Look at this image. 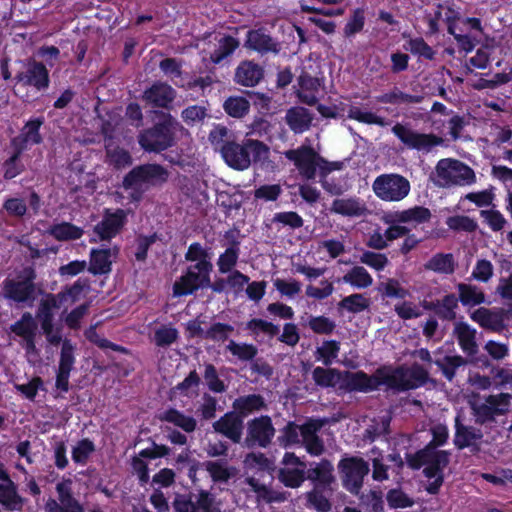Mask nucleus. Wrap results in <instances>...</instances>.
Returning a JSON list of instances; mask_svg holds the SVG:
<instances>
[{
    "label": "nucleus",
    "instance_id": "63",
    "mask_svg": "<svg viewBox=\"0 0 512 512\" xmlns=\"http://www.w3.org/2000/svg\"><path fill=\"white\" fill-rule=\"evenodd\" d=\"M60 307L61 304L56 299V296H54L52 293H49L41 299L36 312V318L38 320L54 319L53 310L59 309Z\"/></svg>",
    "mask_w": 512,
    "mask_h": 512
},
{
    "label": "nucleus",
    "instance_id": "29",
    "mask_svg": "<svg viewBox=\"0 0 512 512\" xmlns=\"http://www.w3.org/2000/svg\"><path fill=\"white\" fill-rule=\"evenodd\" d=\"M232 408L244 420L250 414L267 410L268 405L261 394H248L236 398Z\"/></svg>",
    "mask_w": 512,
    "mask_h": 512
},
{
    "label": "nucleus",
    "instance_id": "24",
    "mask_svg": "<svg viewBox=\"0 0 512 512\" xmlns=\"http://www.w3.org/2000/svg\"><path fill=\"white\" fill-rule=\"evenodd\" d=\"M212 427L216 433L223 435L233 443L241 442L244 422L234 410L226 412L212 424Z\"/></svg>",
    "mask_w": 512,
    "mask_h": 512
},
{
    "label": "nucleus",
    "instance_id": "55",
    "mask_svg": "<svg viewBox=\"0 0 512 512\" xmlns=\"http://www.w3.org/2000/svg\"><path fill=\"white\" fill-rule=\"evenodd\" d=\"M226 349L240 361H252L258 354V349L250 343H237L231 340Z\"/></svg>",
    "mask_w": 512,
    "mask_h": 512
},
{
    "label": "nucleus",
    "instance_id": "13",
    "mask_svg": "<svg viewBox=\"0 0 512 512\" xmlns=\"http://www.w3.org/2000/svg\"><path fill=\"white\" fill-rule=\"evenodd\" d=\"M25 277L21 280L6 278L2 283V293L5 299L15 303H28L35 299L36 273L33 268L24 270Z\"/></svg>",
    "mask_w": 512,
    "mask_h": 512
},
{
    "label": "nucleus",
    "instance_id": "5",
    "mask_svg": "<svg viewBox=\"0 0 512 512\" xmlns=\"http://www.w3.org/2000/svg\"><path fill=\"white\" fill-rule=\"evenodd\" d=\"M434 184L440 188L468 186L476 182L474 170L460 160L444 158L435 166Z\"/></svg>",
    "mask_w": 512,
    "mask_h": 512
},
{
    "label": "nucleus",
    "instance_id": "34",
    "mask_svg": "<svg viewBox=\"0 0 512 512\" xmlns=\"http://www.w3.org/2000/svg\"><path fill=\"white\" fill-rule=\"evenodd\" d=\"M458 302L464 307H475L486 303V295L482 288L470 283H458Z\"/></svg>",
    "mask_w": 512,
    "mask_h": 512
},
{
    "label": "nucleus",
    "instance_id": "37",
    "mask_svg": "<svg viewBox=\"0 0 512 512\" xmlns=\"http://www.w3.org/2000/svg\"><path fill=\"white\" fill-rule=\"evenodd\" d=\"M470 318L480 327L493 332H500L504 328L502 317L485 307H480L473 311L470 314Z\"/></svg>",
    "mask_w": 512,
    "mask_h": 512
},
{
    "label": "nucleus",
    "instance_id": "18",
    "mask_svg": "<svg viewBox=\"0 0 512 512\" xmlns=\"http://www.w3.org/2000/svg\"><path fill=\"white\" fill-rule=\"evenodd\" d=\"M17 83L26 87H33L37 91H45L50 86L49 70L43 62L29 58L25 63V70L15 75Z\"/></svg>",
    "mask_w": 512,
    "mask_h": 512
},
{
    "label": "nucleus",
    "instance_id": "22",
    "mask_svg": "<svg viewBox=\"0 0 512 512\" xmlns=\"http://www.w3.org/2000/svg\"><path fill=\"white\" fill-rule=\"evenodd\" d=\"M306 480L311 481L313 488L332 489L336 481L332 462L322 458L319 462L310 463L306 468Z\"/></svg>",
    "mask_w": 512,
    "mask_h": 512
},
{
    "label": "nucleus",
    "instance_id": "21",
    "mask_svg": "<svg viewBox=\"0 0 512 512\" xmlns=\"http://www.w3.org/2000/svg\"><path fill=\"white\" fill-rule=\"evenodd\" d=\"M176 94V90L168 83L156 81L145 89L142 99L153 108L170 110Z\"/></svg>",
    "mask_w": 512,
    "mask_h": 512
},
{
    "label": "nucleus",
    "instance_id": "50",
    "mask_svg": "<svg viewBox=\"0 0 512 512\" xmlns=\"http://www.w3.org/2000/svg\"><path fill=\"white\" fill-rule=\"evenodd\" d=\"M432 217L431 211L424 206H414L397 214V219L402 223L414 222L423 224L429 222Z\"/></svg>",
    "mask_w": 512,
    "mask_h": 512
},
{
    "label": "nucleus",
    "instance_id": "56",
    "mask_svg": "<svg viewBox=\"0 0 512 512\" xmlns=\"http://www.w3.org/2000/svg\"><path fill=\"white\" fill-rule=\"evenodd\" d=\"M246 329L249 330L254 335L263 333L269 336L270 338L277 336L280 332V328L278 325L261 318H253L249 320L246 323Z\"/></svg>",
    "mask_w": 512,
    "mask_h": 512
},
{
    "label": "nucleus",
    "instance_id": "16",
    "mask_svg": "<svg viewBox=\"0 0 512 512\" xmlns=\"http://www.w3.org/2000/svg\"><path fill=\"white\" fill-rule=\"evenodd\" d=\"M127 223V213L121 208L111 210L106 208L103 217L94 228L93 232L97 238H91L90 242L110 241L115 238Z\"/></svg>",
    "mask_w": 512,
    "mask_h": 512
},
{
    "label": "nucleus",
    "instance_id": "12",
    "mask_svg": "<svg viewBox=\"0 0 512 512\" xmlns=\"http://www.w3.org/2000/svg\"><path fill=\"white\" fill-rule=\"evenodd\" d=\"M277 470V480L287 488H300L306 481L307 463L294 452H285Z\"/></svg>",
    "mask_w": 512,
    "mask_h": 512
},
{
    "label": "nucleus",
    "instance_id": "33",
    "mask_svg": "<svg viewBox=\"0 0 512 512\" xmlns=\"http://www.w3.org/2000/svg\"><path fill=\"white\" fill-rule=\"evenodd\" d=\"M423 100V95L406 93L400 90L397 86L376 97V101L378 103L397 106L420 104Z\"/></svg>",
    "mask_w": 512,
    "mask_h": 512
},
{
    "label": "nucleus",
    "instance_id": "3",
    "mask_svg": "<svg viewBox=\"0 0 512 512\" xmlns=\"http://www.w3.org/2000/svg\"><path fill=\"white\" fill-rule=\"evenodd\" d=\"M269 147L260 140L245 139L241 144L233 140L221 148L224 162L232 169L243 171L251 162H261L268 158Z\"/></svg>",
    "mask_w": 512,
    "mask_h": 512
},
{
    "label": "nucleus",
    "instance_id": "6",
    "mask_svg": "<svg viewBox=\"0 0 512 512\" xmlns=\"http://www.w3.org/2000/svg\"><path fill=\"white\" fill-rule=\"evenodd\" d=\"M511 401L512 395L502 392L488 395L484 403L472 404L471 411L475 424L493 427L497 423V416H504L509 412Z\"/></svg>",
    "mask_w": 512,
    "mask_h": 512
},
{
    "label": "nucleus",
    "instance_id": "44",
    "mask_svg": "<svg viewBox=\"0 0 512 512\" xmlns=\"http://www.w3.org/2000/svg\"><path fill=\"white\" fill-rule=\"evenodd\" d=\"M437 452L438 450H435L426 444L423 448L417 450L415 453L405 454L406 465L411 470H420L423 466H426L430 462V460Z\"/></svg>",
    "mask_w": 512,
    "mask_h": 512
},
{
    "label": "nucleus",
    "instance_id": "7",
    "mask_svg": "<svg viewBox=\"0 0 512 512\" xmlns=\"http://www.w3.org/2000/svg\"><path fill=\"white\" fill-rule=\"evenodd\" d=\"M46 339L53 346H57L60 343L62 344L58 369L56 372L55 387L60 392L67 393L70 389V374L71 371L74 369V364L76 361V347L70 339H62V336L59 331L51 332L49 336H46Z\"/></svg>",
    "mask_w": 512,
    "mask_h": 512
},
{
    "label": "nucleus",
    "instance_id": "41",
    "mask_svg": "<svg viewBox=\"0 0 512 512\" xmlns=\"http://www.w3.org/2000/svg\"><path fill=\"white\" fill-rule=\"evenodd\" d=\"M88 279H77L72 285L65 286L60 292L54 294L58 302L62 305L66 303L74 304L80 300L81 294L85 288H88Z\"/></svg>",
    "mask_w": 512,
    "mask_h": 512
},
{
    "label": "nucleus",
    "instance_id": "14",
    "mask_svg": "<svg viewBox=\"0 0 512 512\" xmlns=\"http://www.w3.org/2000/svg\"><path fill=\"white\" fill-rule=\"evenodd\" d=\"M172 507L175 512H221L220 504L210 491L201 489L198 492L196 502H193V494L176 493Z\"/></svg>",
    "mask_w": 512,
    "mask_h": 512
},
{
    "label": "nucleus",
    "instance_id": "47",
    "mask_svg": "<svg viewBox=\"0 0 512 512\" xmlns=\"http://www.w3.org/2000/svg\"><path fill=\"white\" fill-rule=\"evenodd\" d=\"M96 327H97V324L91 325L84 331V336L90 343L96 345L97 347H99L100 349H103V350L111 349L115 352H119L122 354L129 353V350L126 347L116 344V343H113L110 340L101 337L98 334Z\"/></svg>",
    "mask_w": 512,
    "mask_h": 512
},
{
    "label": "nucleus",
    "instance_id": "49",
    "mask_svg": "<svg viewBox=\"0 0 512 512\" xmlns=\"http://www.w3.org/2000/svg\"><path fill=\"white\" fill-rule=\"evenodd\" d=\"M369 306L370 300L360 293H354L346 296L338 303L339 310H346L353 314L361 313L367 310Z\"/></svg>",
    "mask_w": 512,
    "mask_h": 512
},
{
    "label": "nucleus",
    "instance_id": "57",
    "mask_svg": "<svg viewBox=\"0 0 512 512\" xmlns=\"http://www.w3.org/2000/svg\"><path fill=\"white\" fill-rule=\"evenodd\" d=\"M23 151L14 148L13 154L3 163V177L5 180H11L24 171V165L20 163V157Z\"/></svg>",
    "mask_w": 512,
    "mask_h": 512
},
{
    "label": "nucleus",
    "instance_id": "46",
    "mask_svg": "<svg viewBox=\"0 0 512 512\" xmlns=\"http://www.w3.org/2000/svg\"><path fill=\"white\" fill-rule=\"evenodd\" d=\"M10 331L24 339L37 335V323L30 312H24L19 320L10 325Z\"/></svg>",
    "mask_w": 512,
    "mask_h": 512
},
{
    "label": "nucleus",
    "instance_id": "62",
    "mask_svg": "<svg viewBox=\"0 0 512 512\" xmlns=\"http://www.w3.org/2000/svg\"><path fill=\"white\" fill-rule=\"evenodd\" d=\"M233 331L232 325L215 322L205 331L203 338L214 342H225Z\"/></svg>",
    "mask_w": 512,
    "mask_h": 512
},
{
    "label": "nucleus",
    "instance_id": "26",
    "mask_svg": "<svg viewBox=\"0 0 512 512\" xmlns=\"http://www.w3.org/2000/svg\"><path fill=\"white\" fill-rule=\"evenodd\" d=\"M264 68L252 60L241 61L235 69L234 82L245 87H255L264 78Z\"/></svg>",
    "mask_w": 512,
    "mask_h": 512
},
{
    "label": "nucleus",
    "instance_id": "17",
    "mask_svg": "<svg viewBox=\"0 0 512 512\" xmlns=\"http://www.w3.org/2000/svg\"><path fill=\"white\" fill-rule=\"evenodd\" d=\"M285 157L293 162L299 174L306 180H314L321 156L309 145L287 150Z\"/></svg>",
    "mask_w": 512,
    "mask_h": 512
},
{
    "label": "nucleus",
    "instance_id": "54",
    "mask_svg": "<svg viewBox=\"0 0 512 512\" xmlns=\"http://www.w3.org/2000/svg\"><path fill=\"white\" fill-rule=\"evenodd\" d=\"M340 351V342L337 340H325L322 346L315 352L317 360H321L325 366H330L338 357Z\"/></svg>",
    "mask_w": 512,
    "mask_h": 512
},
{
    "label": "nucleus",
    "instance_id": "1",
    "mask_svg": "<svg viewBox=\"0 0 512 512\" xmlns=\"http://www.w3.org/2000/svg\"><path fill=\"white\" fill-rule=\"evenodd\" d=\"M312 379L321 388H335L339 384V390L349 393H369L382 385L397 392H405L424 386L429 380V373L420 364H414L410 369L404 366H381L372 375L363 370L352 372L317 366L312 371Z\"/></svg>",
    "mask_w": 512,
    "mask_h": 512
},
{
    "label": "nucleus",
    "instance_id": "23",
    "mask_svg": "<svg viewBox=\"0 0 512 512\" xmlns=\"http://www.w3.org/2000/svg\"><path fill=\"white\" fill-rule=\"evenodd\" d=\"M454 438L453 444L458 450L471 448L472 451H478V442L482 440L483 433L480 429L463 424L460 415L454 420Z\"/></svg>",
    "mask_w": 512,
    "mask_h": 512
},
{
    "label": "nucleus",
    "instance_id": "42",
    "mask_svg": "<svg viewBox=\"0 0 512 512\" xmlns=\"http://www.w3.org/2000/svg\"><path fill=\"white\" fill-rule=\"evenodd\" d=\"M344 283L358 289H365L372 285L373 278L363 266H354L343 277Z\"/></svg>",
    "mask_w": 512,
    "mask_h": 512
},
{
    "label": "nucleus",
    "instance_id": "4",
    "mask_svg": "<svg viewBox=\"0 0 512 512\" xmlns=\"http://www.w3.org/2000/svg\"><path fill=\"white\" fill-rule=\"evenodd\" d=\"M138 143L146 152L160 153L175 145V121L170 114L153 126L142 130L138 135Z\"/></svg>",
    "mask_w": 512,
    "mask_h": 512
},
{
    "label": "nucleus",
    "instance_id": "59",
    "mask_svg": "<svg viewBox=\"0 0 512 512\" xmlns=\"http://www.w3.org/2000/svg\"><path fill=\"white\" fill-rule=\"evenodd\" d=\"M234 140V134L224 125H216L209 133V141L215 150H219Z\"/></svg>",
    "mask_w": 512,
    "mask_h": 512
},
{
    "label": "nucleus",
    "instance_id": "43",
    "mask_svg": "<svg viewBox=\"0 0 512 512\" xmlns=\"http://www.w3.org/2000/svg\"><path fill=\"white\" fill-rule=\"evenodd\" d=\"M450 455V452L447 450H438L430 462L424 467V476L428 479H432L436 476L444 475L443 471L450 462Z\"/></svg>",
    "mask_w": 512,
    "mask_h": 512
},
{
    "label": "nucleus",
    "instance_id": "2",
    "mask_svg": "<svg viewBox=\"0 0 512 512\" xmlns=\"http://www.w3.org/2000/svg\"><path fill=\"white\" fill-rule=\"evenodd\" d=\"M168 170L158 163H146L133 167L122 180V188L130 191L132 202H140L150 188L167 182Z\"/></svg>",
    "mask_w": 512,
    "mask_h": 512
},
{
    "label": "nucleus",
    "instance_id": "19",
    "mask_svg": "<svg viewBox=\"0 0 512 512\" xmlns=\"http://www.w3.org/2000/svg\"><path fill=\"white\" fill-rule=\"evenodd\" d=\"M72 479L63 478L56 484L58 501L49 498L45 504L46 512H84L83 505L73 496Z\"/></svg>",
    "mask_w": 512,
    "mask_h": 512
},
{
    "label": "nucleus",
    "instance_id": "53",
    "mask_svg": "<svg viewBox=\"0 0 512 512\" xmlns=\"http://www.w3.org/2000/svg\"><path fill=\"white\" fill-rule=\"evenodd\" d=\"M457 308V296L453 293L446 294L441 300H439L436 316L444 321H453L456 319Z\"/></svg>",
    "mask_w": 512,
    "mask_h": 512
},
{
    "label": "nucleus",
    "instance_id": "31",
    "mask_svg": "<svg viewBox=\"0 0 512 512\" xmlns=\"http://www.w3.org/2000/svg\"><path fill=\"white\" fill-rule=\"evenodd\" d=\"M112 270L110 248H92L89 256L88 272L94 276L109 274Z\"/></svg>",
    "mask_w": 512,
    "mask_h": 512
},
{
    "label": "nucleus",
    "instance_id": "45",
    "mask_svg": "<svg viewBox=\"0 0 512 512\" xmlns=\"http://www.w3.org/2000/svg\"><path fill=\"white\" fill-rule=\"evenodd\" d=\"M49 233L58 241H69L80 239L83 229L69 222H62L51 226Z\"/></svg>",
    "mask_w": 512,
    "mask_h": 512
},
{
    "label": "nucleus",
    "instance_id": "30",
    "mask_svg": "<svg viewBox=\"0 0 512 512\" xmlns=\"http://www.w3.org/2000/svg\"><path fill=\"white\" fill-rule=\"evenodd\" d=\"M330 211L344 217H360L365 215L367 208L358 197L336 198L332 202Z\"/></svg>",
    "mask_w": 512,
    "mask_h": 512
},
{
    "label": "nucleus",
    "instance_id": "39",
    "mask_svg": "<svg viewBox=\"0 0 512 512\" xmlns=\"http://www.w3.org/2000/svg\"><path fill=\"white\" fill-rule=\"evenodd\" d=\"M24 498L17 492V487L12 480L9 483H0V505L8 511H21L24 505Z\"/></svg>",
    "mask_w": 512,
    "mask_h": 512
},
{
    "label": "nucleus",
    "instance_id": "64",
    "mask_svg": "<svg viewBox=\"0 0 512 512\" xmlns=\"http://www.w3.org/2000/svg\"><path fill=\"white\" fill-rule=\"evenodd\" d=\"M94 451L95 445L89 438L81 439L72 450V460L77 464L84 465Z\"/></svg>",
    "mask_w": 512,
    "mask_h": 512
},
{
    "label": "nucleus",
    "instance_id": "11",
    "mask_svg": "<svg viewBox=\"0 0 512 512\" xmlns=\"http://www.w3.org/2000/svg\"><path fill=\"white\" fill-rule=\"evenodd\" d=\"M276 429L269 415H260L246 424L244 446L247 448H267L271 445Z\"/></svg>",
    "mask_w": 512,
    "mask_h": 512
},
{
    "label": "nucleus",
    "instance_id": "10",
    "mask_svg": "<svg viewBox=\"0 0 512 512\" xmlns=\"http://www.w3.org/2000/svg\"><path fill=\"white\" fill-rule=\"evenodd\" d=\"M391 131L406 148L412 150L428 153L443 143V139L433 133H420L401 123H396Z\"/></svg>",
    "mask_w": 512,
    "mask_h": 512
},
{
    "label": "nucleus",
    "instance_id": "15",
    "mask_svg": "<svg viewBox=\"0 0 512 512\" xmlns=\"http://www.w3.org/2000/svg\"><path fill=\"white\" fill-rule=\"evenodd\" d=\"M213 269L189 265L186 271L173 284V295L182 297L192 295L199 289L210 285V275Z\"/></svg>",
    "mask_w": 512,
    "mask_h": 512
},
{
    "label": "nucleus",
    "instance_id": "58",
    "mask_svg": "<svg viewBox=\"0 0 512 512\" xmlns=\"http://www.w3.org/2000/svg\"><path fill=\"white\" fill-rule=\"evenodd\" d=\"M331 490L332 489L313 488L306 493V500L308 504L318 512H329L331 510V503L324 495V492Z\"/></svg>",
    "mask_w": 512,
    "mask_h": 512
},
{
    "label": "nucleus",
    "instance_id": "60",
    "mask_svg": "<svg viewBox=\"0 0 512 512\" xmlns=\"http://www.w3.org/2000/svg\"><path fill=\"white\" fill-rule=\"evenodd\" d=\"M178 337L179 332L176 328L162 325L155 330L153 340L157 347L165 348L175 343Z\"/></svg>",
    "mask_w": 512,
    "mask_h": 512
},
{
    "label": "nucleus",
    "instance_id": "27",
    "mask_svg": "<svg viewBox=\"0 0 512 512\" xmlns=\"http://www.w3.org/2000/svg\"><path fill=\"white\" fill-rule=\"evenodd\" d=\"M476 329L471 327L467 322L460 321L455 323L453 334L457 339L458 345L470 359H476L479 347L476 341Z\"/></svg>",
    "mask_w": 512,
    "mask_h": 512
},
{
    "label": "nucleus",
    "instance_id": "51",
    "mask_svg": "<svg viewBox=\"0 0 512 512\" xmlns=\"http://www.w3.org/2000/svg\"><path fill=\"white\" fill-rule=\"evenodd\" d=\"M224 111L233 118H243L250 110V102L242 96H230L223 104Z\"/></svg>",
    "mask_w": 512,
    "mask_h": 512
},
{
    "label": "nucleus",
    "instance_id": "28",
    "mask_svg": "<svg viewBox=\"0 0 512 512\" xmlns=\"http://www.w3.org/2000/svg\"><path fill=\"white\" fill-rule=\"evenodd\" d=\"M297 81L301 89V92L297 94L300 101L309 106L317 104L318 98L316 94L322 86L324 79L314 77L303 70L298 76Z\"/></svg>",
    "mask_w": 512,
    "mask_h": 512
},
{
    "label": "nucleus",
    "instance_id": "32",
    "mask_svg": "<svg viewBox=\"0 0 512 512\" xmlns=\"http://www.w3.org/2000/svg\"><path fill=\"white\" fill-rule=\"evenodd\" d=\"M477 362V359H470L461 355H446L442 359H436L434 363L441 370L444 378L452 382L460 367L468 364H476Z\"/></svg>",
    "mask_w": 512,
    "mask_h": 512
},
{
    "label": "nucleus",
    "instance_id": "20",
    "mask_svg": "<svg viewBox=\"0 0 512 512\" xmlns=\"http://www.w3.org/2000/svg\"><path fill=\"white\" fill-rule=\"evenodd\" d=\"M244 47L260 55H278L281 51L280 42L273 38L266 28L250 29L246 33Z\"/></svg>",
    "mask_w": 512,
    "mask_h": 512
},
{
    "label": "nucleus",
    "instance_id": "52",
    "mask_svg": "<svg viewBox=\"0 0 512 512\" xmlns=\"http://www.w3.org/2000/svg\"><path fill=\"white\" fill-rule=\"evenodd\" d=\"M239 47V41L233 36H224L220 41L218 47L211 53L210 59L214 64L221 63L225 58L234 53Z\"/></svg>",
    "mask_w": 512,
    "mask_h": 512
},
{
    "label": "nucleus",
    "instance_id": "8",
    "mask_svg": "<svg viewBox=\"0 0 512 512\" xmlns=\"http://www.w3.org/2000/svg\"><path fill=\"white\" fill-rule=\"evenodd\" d=\"M337 467L343 487L351 494L358 495L370 471L369 463L362 457L345 456L340 459Z\"/></svg>",
    "mask_w": 512,
    "mask_h": 512
},
{
    "label": "nucleus",
    "instance_id": "61",
    "mask_svg": "<svg viewBox=\"0 0 512 512\" xmlns=\"http://www.w3.org/2000/svg\"><path fill=\"white\" fill-rule=\"evenodd\" d=\"M272 223L295 230L303 226L304 220L301 215L295 211H285L275 213L272 218Z\"/></svg>",
    "mask_w": 512,
    "mask_h": 512
},
{
    "label": "nucleus",
    "instance_id": "40",
    "mask_svg": "<svg viewBox=\"0 0 512 512\" xmlns=\"http://www.w3.org/2000/svg\"><path fill=\"white\" fill-rule=\"evenodd\" d=\"M184 257L186 261L194 263L193 265L196 267L213 269L212 254L200 242L191 243Z\"/></svg>",
    "mask_w": 512,
    "mask_h": 512
},
{
    "label": "nucleus",
    "instance_id": "9",
    "mask_svg": "<svg viewBox=\"0 0 512 512\" xmlns=\"http://www.w3.org/2000/svg\"><path fill=\"white\" fill-rule=\"evenodd\" d=\"M375 195L386 202H398L408 196L411 185L409 180L396 173L381 174L372 183Z\"/></svg>",
    "mask_w": 512,
    "mask_h": 512
},
{
    "label": "nucleus",
    "instance_id": "48",
    "mask_svg": "<svg viewBox=\"0 0 512 512\" xmlns=\"http://www.w3.org/2000/svg\"><path fill=\"white\" fill-rule=\"evenodd\" d=\"M365 21V10L363 8H355L343 27V36L351 39L356 34L361 33L364 29Z\"/></svg>",
    "mask_w": 512,
    "mask_h": 512
},
{
    "label": "nucleus",
    "instance_id": "35",
    "mask_svg": "<svg viewBox=\"0 0 512 512\" xmlns=\"http://www.w3.org/2000/svg\"><path fill=\"white\" fill-rule=\"evenodd\" d=\"M456 268L457 262L452 253L438 252L424 264L425 270L443 275L453 274Z\"/></svg>",
    "mask_w": 512,
    "mask_h": 512
},
{
    "label": "nucleus",
    "instance_id": "25",
    "mask_svg": "<svg viewBox=\"0 0 512 512\" xmlns=\"http://www.w3.org/2000/svg\"><path fill=\"white\" fill-rule=\"evenodd\" d=\"M44 124V117H35L29 119L18 136L11 140L13 148H18L20 151L27 149L28 145H38L43 142V137L40 133L41 126Z\"/></svg>",
    "mask_w": 512,
    "mask_h": 512
},
{
    "label": "nucleus",
    "instance_id": "36",
    "mask_svg": "<svg viewBox=\"0 0 512 512\" xmlns=\"http://www.w3.org/2000/svg\"><path fill=\"white\" fill-rule=\"evenodd\" d=\"M312 119L309 110L301 106L290 108L285 116L287 125L294 133L307 131L311 126Z\"/></svg>",
    "mask_w": 512,
    "mask_h": 512
},
{
    "label": "nucleus",
    "instance_id": "38",
    "mask_svg": "<svg viewBox=\"0 0 512 512\" xmlns=\"http://www.w3.org/2000/svg\"><path fill=\"white\" fill-rule=\"evenodd\" d=\"M162 422L172 423L176 427L181 428L186 433H192L197 428V421L192 416L185 415L176 408H168L159 415Z\"/></svg>",
    "mask_w": 512,
    "mask_h": 512
}]
</instances>
